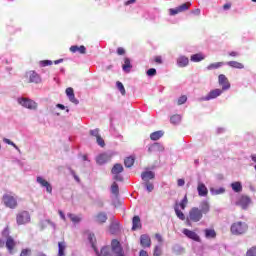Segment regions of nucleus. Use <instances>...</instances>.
<instances>
[{"instance_id": "f257e3e1", "label": "nucleus", "mask_w": 256, "mask_h": 256, "mask_svg": "<svg viewBox=\"0 0 256 256\" xmlns=\"http://www.w3.org/2000/svg\"><path fill=\"white\" fill-rule=\"evenodd\" d=\"M18 199L19 197L13 194V192L6 193L2 196V202L8 209H17L19 207Z\"/></svg>"}, {"instance_id": "f03ea898", "label": "nucleus", "mask_w": 256, "mask_h": 256, "mask_svg": "<svg viewBox=\"0 0 256 256\" xmlns=\"http://www.w3.org/2000/svg\"><path fill=\"white\" fill-rule=\"evenodd\" d=\"M248 229L249 226L247 225V223L238 221L231 225L230 231L232 235H245Z\"/></svg>"}, {"instance_id": "7ed1b4c3", "label": "nucleus", "mask_w": 256, "mask_h": 256, "mask_svg": "<svg viewBox=\"0 0 256 256\" xmlns=\"http://www.w3.org/2000/svg\"><path fill=\"white\" fill-rule=\"evenodd\" d=\"M203 219V214L201 213V210H199V207H193L189 211L188 219H187V224L191 225L192 221L193 223H199Z\"/></svg>"}, {"instance_id": "20e7f679", "label": "nucleus", "mask_w": 256, "mask_h": 256, "mask_svg": "<svg viewBox=\"0 0 256 256\" xmlns=\"http://www.w3.org/2000/svg\"><path fill=\"white\" fill-rule=\"evenodd\" d=\"M16 223L17 225H27L31 223V214L27 210H22L16 215Z\"/></svg>"}, {"instance_id": "39448f33", "label": "nucleus", "mask_w": 256, "mask_h": 256, "mask_svg": "<svg viewBox=\"0 0 256 256\" xmlns=\"http://www.w3.org/2000/svg\"><path fill=\"white\" fill-rule=\"evenodd\" d=\"M18 104L24 107L25 109H30L31 111H37V102L32 99L20 97L17 99Z\"/></svg>"}, {"instance_id": "423d86ee", "label": "nucleus", "mask_w": 256, "mask_h": 256, "mask_svg": "<svg viewBox=\"0 0 256 256\" xmlns=\"http://www.w3.org/2000/svg\"><path fill=\"white\" fill-rule=\"evenodd\" d=\"M113 155H115L114 152H104L102 154H99L96 157V162L98 163V165H105V163H107L108 161H111V158L113 157Z\"/></svg>"}, {"instance_id": "0eeeda50", "label": "nucleus", "mask_w": 256, "mask_h": 256, "mask_svg": "<svg viewBox=\"0 0 256 256\" xmlns=\"http://www.w3.org/2000/svg\"><path fill=\"white\" fill-rule=\"evenodd\" d=\"M251 204V198L247 195H242L238 198L235 205L241 207V209H248L249 205Z\"/></svg>"}, {"instance_id": "6e6552de", "label": "nucleus", "mask_w": 256, "mask_h": 256, "mask_svg": "<svg viewBox=\"0 0 256 256\" xmlns=\"http://www.w3.org/2000/svg\"><path fill=\"white\" fill-rule=\"evenodd\" d=\"M112 252L114 256H125V252L123 251V248L121 247V243L118 242V240L114 239L111 242Z\"/></svg>"}, {"instance_id": "1a4fd4ad", "label": "nucleus", "mask_w": 256, "mask_h": 256, "mask_svg": "<svg viewBox=\"0 0 256 256\" xmlns=\"http://www.w3.org/2000/svg\"><path fill=\"white\" fill-rule=\"evenodd\" d=\"M223 94L222 89H214L211 90L208 95L201 98V101H211V99H217V97H220V95Z\"/></svg>"}, {"instance_id": "9d476101", "label": "nucleus", "mask_w": 256, "mask_h": 256, "mask_svg": "<svg viewBox=\"0 0 256 256\" xmlns=\"http://www.w3.org/2000/svg\"><path fill=\"white\" fill-rule=\"evenodd\" d=\"M36 183H38L39 185H41V187H45L47 193H53V186H51V183H49L47 180H45V178L38 176L36 178Z\"/></svg>"}, {"instance_id": "9b49d317", "label": "nucleus", "mask_w": 256, "mask_h": 256, "mask_svg": "<svg viewBox=\"0 0 256 256\" xmlns=\"http://www.w3.org/2000/svg\"><path fill=\"white\" fill-rule=\"evenodd\" d=\"M219 85L222 86V91H227L231 89V84L229 83V80L227 79V76L224 74H220L218 76Z\"/></svg>"}, {"instance_id": "f8f14e48", "label": "nucleus", "mask_w": 256, "mask_h": 256, "mask_svg": "<svg viewBox=\"0 0 256 256\" xmlns=\"http://www.w3.org/2000/svg\"><path fill=\"white\" fill-rule=\"evenodd\" d=\"M163 151H165V146L159 142H155L148 148V153H163Z\"/></svg>"}, {"instance_id": "ddd939ff", "label": "nucleus", "mask_w": 256, "mask_h": 256, "mask_svg": "<svg viewBox=\"0 0 256 256\" xmlns=\"http://www.w3.org/2000/svg\"><path fill=\"white\" fill-rule=\"evenodd\" d=\"M140 245L143 249L151 247V237L148 234H142L140 236Z\"/></svg>"}, {"instance_id": "4468645a", "label": "nucleus", "mask_w": 256, "mask_h": 256, "mask_svg": "<svg viewBox=\"0 0 256 256\" xmlns=\"http://www.w3.org/2000/svg\"><path fill=\"white\" fill-rule=\"evenodd\" d=\"M199 211L201 212L202 215H207V213L211 211V204H209V201H201L199 205Z\"/></svg>"}, {"instance_id": "2eb2a0df", "label": "nucleus", "mask_w": 256, "mask_h": 256, "mask_svg": "<svg viewBox=\"0 0 256 256\" xmlns=\"http://www.w3.org/2000/svg\"><path fill=\"white\" fill-rule=\"evenodd\" d=\"M182 233L188 237V239H192V241H197L198 243L201 241V238L199 237V235L197 233H195L194 231H191L187 228H185Z\"/></svg>"}, {"instance_id": "dca6fc26", "label": "nucleus", "mask_w": 256, "mask_h": 256, "mask_svg": "<svg viewBox=\"0 0 256 256\" xmlns=\"http://www.w3.org/2000/svg\"><path fill=\"white\" fill-rule=\"evenodd\" d=\"M27 77H29V83H41V76L35 71L28 72Z\"/></svg>"}, {"instance_id": "f3484780", "label": "nucleus", "mask_w": 256, "mask_h": 256, "mask_svg": "<svg viewBox=\"0 0 256 256\" xmlns=\"http://www.w3.org/2000/svg\"><path fill=\"white\" fill-rule=\"evenodd\" d=\"M197 191L199 197H207V195H209V189H207V186L202 182H198Z\"/></svg>"}, {"instance_id": "a211bd4d", "label": "nucleus", "mask_w": 256, "mask_h": 256, "mask_svg": "<svg viewBox=\"0 0 256 256\" xmlns=\"http://www.w3.org/2000/svg\"><path fill=\"white\" fill-rule=\"evenodd\" d=\"M107 213L105 212H99L97 215L94 216L95 223H98L99 225H103V223H107Z\"/></svg>"}, {"instance_id": "6ab92c4d", "label": "nucleus", "mask_w": 256, "mask_h": 256, "mask_svg": "<svg viewBox=\"0 0 256 256\" xmlns=\"http://www.w3.org/2000/svg\"><path fill=\"white\" fill-rule=\"evenodd\" d=\"M66 95L71 103L74 105H79V100L75 98V92L73 91V88L69 87L66 89Z\"/></svg>"}, {"instance_id": "aec40b11", "label": "nucleus", "mask_w": 256, "mask_h": 256, "mask_svg": "<svg viewBox=\"0 0 256 256\" xmlns=\"http://www.w3.org/2000/svg\"><path fill=\"white\" fill-rule=\"evenodd\" d=\"M67 217L72 221L74 225H77L83 221V217L81 215L73 214V213H68Z\"/></svg>"}, {"instance_id": "412c9836", "label": "nucleus", "mask_w": 256, "mask_h": 256, "mask_svg": "<svg viewBox=\"0 0 256 256\" xmlns=\"http://www.w3.org/2000/svg\"><path fill=\"white\" fill-rule=\"evenodd\" d=\"M176 63L181 68L187 67V65H189V58L181 55L177 58Z\"/></svg>"}, {"instance_id": "4be33fe9", "label": "nucleus", "mask_w": 256, "mask_h": 256, "mask_svg": "<svg viewBox=\"0 0 256 256\" xmlns=\"http://www.w3.org/2000/svg\"><path fill=\"white\" fill-rule=\"evenodd\" d=\"M141 179L144 180V182H149L151 179H155V172L153 171H145L141 174Z\"/></svg>"}, {"instance_id": "5701e85b", "label": "nucleus", "mask_w": 256, "mask_h": 256, "mask_svg": "<svg viewBox=\"0 0 256 256\" xmlns=\"http://www.w3.org/2000/svg\"><path fill=\"white\" fill-rule=\"evenodd\" d=\"M6 248L9 251L10 255H13V249H15V240L9 236L6 240Z\"/></svg>"}, {"instance_id": "b1692460", "label": "nucleus", "mask_w": 256, "mask_h": 256, "mask_svg": "<svg viewBox=\"0 0 256 256\" xmlns=\"http://www.w3.org/2000/svg\"><path fill=\"white\" fill-rule=\"evenodd\" d=\"M133 68V65H131V60L126 57L124 58V64L122 66L124 73H131V69Z\"/></svg>"}, {"instance_id": "393cba45", "label": "nucleus", "mask_w": 256, "mask_h": 256, "mask_svg": "<svg viewBox=\"0 0 256 256\" xmlns=\"http://www.w3.org/2000/svg\"><path fill=\"white\" fill-rule=\"evenodd\" d=\"M137 229H141V218L134 216L132 219V231H137Z\"/></svg>"}, {"instance_id": "a878e982", "label": "nucleus", "mask_w": 256, "mask_h": 256, "mask_svg": "<svg viewBox=\"0 0 256 256\" xmlns=\"http://www.w3.org/2000/svg\"><path fill=\"white\" fill-rule=\"evenodd\" d=\"M225 65H228V67H232L233 69H245V65L237 61L226 62Z\"/></svg>"}, {"instance_id": "bb28decb", "label": "nucleus", "mask_w": 256, "mask_h": 256, "mask_svg": "<svg viewBox=\"0 0 256 256\" xmlns=\"http://www.w3.org/2000/svg\"><path fill=\"white\" fill-rule=\"evenodd\" d=\"M70 51L71 53H77V51H79L81 55H85L87 48H85V46H71Z\"/></svg>"}, {"instance_id": "cd10ccee", "label": "nucleus", "mask_w": 256, "mask_h": 256, "mask_svg": "<svg viewBox=\"0 0 256 256\" xmlns=\"http://www.w3.org/2000/svg\"><path fill=\"white\" fill-rule=\"evenodd\" d=\"M204 234L206 239H215V237H217V232H215V229H205Z\"/></svg>"}, {"instance_id": "c85d7f7f", "label": "nucleus", "mask_w": 256, "mask_h": 256, "mask_svg": "<svg viewBox=\"0 0 256 256\" xmlns=\"http://www.w3.org/2000/svg\"><path fill=\"white\" fill-rule=\"evenodd\" d=\"M163 135H164V132L159 130V131L151 133L150 134V139L152 141H159V139H161V137H163Z\"/></svg>"}, {"instance_id": "c756f323", "label": "nucleus", "mask_w": 256, "mask_h": 256, "mask_svg": "<svg viewBox=\"0 0 256 256\" xmlns=\"http://www.w3.org/2000/svg\"><path fill=\"white\" fill-rule=\"evenodd\" d=\"M88 240H89L90 244L92 245V249H94L96 255L97 256L101 255V253H99V250H97V247H95V234H89Z\"/></svg>"}, {"instance_id": "7c9ffc66", "label": "nucleus", "mask_w": 256, "mask_h": 256, "mask_svg": "<svg viewBox=\"0 0 256 256\" xmlns=\"http://www.w3.org/2000/svg\"><path fill=\"white\" fill-rule=\"evenodd\" d=\"M174 211L178 219H180L181 221H185V214L179 209V204L176 203V205L174 206Z\"/></svg>"}, {"instance_id": "2f4dec72", "label": "nucleus", "mask_w": 256, "mask_h": 256, "mask_svg": "<svg viewBox=\"0 0 256 256\" xmlns=\"http://www.w3.org/2000/svg\"><path fill=\"white\" fill-rule=\"evenodd\" d=\"M112 175H119V173H123V165L115 164L111 170Z\"/></svg>"}, {"instance_id": "473e14b6", "label": "nucleus", "mask_w": 256, "mask_h": 256, "mask_svg": "<svg viewBox=\"0 0 256 256\" xmlns=\"http://www.w3.org/2000/svg\"><path fill=\"white\" fill-rule=\"evenodd\" d=\"M98 256H113V254H111V247L104 246L101 249L100 254H98Z\"/></svg>"}, {"instance_id": "72a5a7b5", "label": "nucleus", "mask_w": 256, "mask_h": 256, "mask_svg": "<svg viewBox=\"0 0 256 256\" xmlns=\"http://www.w3.org/2000/svg\"><path fill=\"white\" fill-rule=\"evenodd\" d=\"M231 187L235 193H241L243 191V186L241 185V182H234L231 184Z\"/></svg>"}, {"instance_id": "f704fd0d", "label": "nucleus", "mask_w": 256, "mask_h": 256, "mask_svg": "<svg viewBox=\"0 0 256 256\" xmlns=\"http://www.w3.org/2000/svg\"><path fill=\"white\" fill-rule=\"evenodd\" d=\"M65 242L58 243V256H65V249H66Z\"/></svg>"}, {"instance_id": "c9c22d12", "label": "nucleus", "mask_w": 256, "mask_h": 256, "mask_svg": "<svg viewBox=\"0 0 256 256\" xmlns=\"http://www.w3.org/2000/svg\"><path fill=\"white\" fill-rule=\"evenodd\" d=\"M223 65H225V62L212 63V64L207 66V70L208 71H213V69H219V67H223Z\"/></svg>"}, {"instance_id": "e433bc0d", "label": "nucleus", "mask_w": 256, "mask_h": 256, "mask_svg": "<svg viewBox=\"0 0 256 256\" xmlns=\"http://www.w3.org/2000/svg\"><path fill=\"white\" fill-rule=\"evenodd\" d=\"M211 195H223L225 193V188H210Z\"/></svg>"}, {"instance_id": "4c0bfd02", "label": "nucleus", "mask_w": 256, "mask_h": 256, "mask_svg": "<svg viewBox=\"0 0 256 256\" xmlns=\"http://www.w3.org/2000/svg\"><path fill=\"white\" fill-rule=\"evenodd\" d=\"M205 59V56L203 54H193L190 58V61H193L194 63H199V61H203Z\"/></svg>"}, {"instance_id": "58836bf2", "label": "nucleus", "mask_w": 256, "mask_h": 256, "mask_svg": "<svg viewBox=\"0 0 256 256\" xmlns=\"http://www.w3.org/2000/svg\"><path fill=\"white\" fill-rule=\"evenodd\" d=\"M170 123H172V125H179V123H181V115L176 114L171 116Z\"/></svg>"}, {"instance_id": "ea45409f", "label": "nucleus", "mask_w": 256, "mask_h": 256, "mask_svg": "<svg viewBox=\"0 0 256 256\" xmlns=\"http://www.w3.org/2000/svg\"><path fill=\"white\" fill-rule=\"evenodd\" d=\"M119 232V223L117 222H112L110 225V233H112V235H115V233Z\"/></svg>"}, {"instance_id": "a19ab883", "label": "nucleus", "mask_w": 256, "mask_h": 256, "mask_svg": "<svg viewBox=\"0 0 256 256\" xmlns=\"http://www.w3.org/2000/svg\"><path fill=\"white\" fill-rule=\"evenodd\" d=\"M134 163H135V158H133L132 156L127 157L124 160V165L125 167H128V168L133 167Z\"/></svg>"}, {"instance_id": "79ce46f5", "label": "nucleus", "mask_w": 256, "mask_h": 256, "mask_svg": "<svg viewBox=\"0 0 256 256\" xmlns=\"http://www.w3.org/2000/svg\"><path fill=\"white\" fill-rule=\"evenodd\" d=\"M189 7H191V3L190 2L184 3V4H182V5L177 7L178 8V12L179 13H183V12L189 10Z\"/></svg>"}, {"instance_id": "37998d69", "label": "nucleus", "mask_w": 256, "mask_h": 256, "mask_svg": "<svg viewBox=\"0 0 256 256\" xmlns=\"http://www.w3.org/2000/svg\"><path fill=\"white\" fill-rule=\"evenodd\" d=\"M3 142L6 143L7 145H11L12 147H14V149H16V151H18V153H21V149H19L18 146L15 145V143L13 141H11L8 138H4Z\"/></svg>"}, {"instance_id": "c03bdc74", "label": "nucleus", "mask_w": 256, "mask_h": 256, "mask_svg": "<svg viewBox=\"0 0 256 256\" xmlns=\"http://www.w3.org/2000/svg\"><path fill=\"white\" fill-rule=\"evenodd\" d=\"M111 193L113 195H119V185L117 184V182H113V184L111 185Z\"/></svg>"}, {"instance_id": "a18cd8bd", "label": "nucleus", "mask_w": 256, "mask_h": 256, "mask_svg": "<svg viewBox=\"0 0 256 256\" xmlns=\"http://www.w3.org/2000/svg\"><path fill=\"white\" fill-rule=\"evenodd\" d=\"M143 185L146 187V191H148V193H151L153 189H155V186L151 182H144Z\"/></svg>"}, {"instance_id": "49530a36", "label": "nucleus", "mask_w": 256, "mask_h": 256, "mask_svg": "<svg viewBox=\"0 0 256 256\" xmlns=\"http://www.w3.org/2000/svg\"><path fill=\"white\" fill-rule=\"evenodd\" d=\"M187 203H189V200L187 199V195H185L180 204L178 205V207L184 210L185 207H187Z\"/></svg>"}, {"instance_id": "de8ad7c7", "label": "nucleus", "mask_w": 256, "mask_h": 256, "mask_svg": "<svg viewBox=\"0 0 256 256\" xmlns=\"http://www.w3.org/2000/svg\"><path fill=\"white\" fill-rule=\"evenodd\" d=\"M116 87H117L118 91H120L121 95H125V86H123V83L117 81Z\"/></svg>"}, {"instance_id": "09e8293b", "label": "nucleus", "mask_w": 256, "mask_h": 256, "mask_svg": "<svg viewBox=\"0 0 256 256\" xmlns=\"http://www.w3.org/2000/svg\"><path fill=\"white\" fill-rule=\"evenodd\" d=\"M246 256H256V246H253L247 250Z\"/></svg>"}, {"instance_id": "8fccbe9b", "label": "nucleus", "mask_w": 256, "mask_h": 256, "mask_svg": "<svg viewBox=\"0 0 256 256\" xmlns=\"http://www.w3.org/2000/svg\"><path fill=\"white\" fill-rule=\"evenodd\" d=\"M31 253L32 251L30 248H25V249H22L20 256H31Z\"/></svg>"}, {"instance_id": "3c124183", "label": "nucleus", "mask_w": 256, "mask_h": 256, "mask_svg": "<svg viewBox=\"0 0 256 256\" xmlns=\"http://www.w3.org/2000/svg\"><path fill=\"white\" fill-rule=\"evenodd\" d=\"M147 75H148V77H155V75H157V69H155V68L148 69Z\"/></svg>"}, {"instance_id": "603ef678", "label": "nucleus", "mask_w": 256, "mask_h": 256, "mask_svg": "<svg viewBox=\"0 0 256 256\" xmlns=\"http://www.w3.org/2000/svg\"><path fill=\"white\" fill-rule=\"evenodd\" d=\"M96 143H97L100 147H105V140H103V138L101 137V135L96 138Z\"/></svg>"}, {"instance_id": "864d4df0", "label": "nucleus", "mask_w": 256, "mask_h": 256, "mask_svg": "<svg viewBox=\"0 0 256 256\" xmlns=\"http://www.w3.org/2000/svg\"><path fill=\"white\" fill-rule=\"evenodd\" d=\"M89 133H90V135H91L92 137H96V139L101 135V134H99V128L90 130Z\"/></svg>"}, {"instance_id": "5fc2aeb1", "label": "nucleus", "mask_w": 256, "mask_h": 256, "mask_svg": "<svg viewBox=\"0 0 256 256\" xmlns=\"http://www.w3.org/2000/svg\"><path fill=\"white\" fill-rule=\"evenodd\" d=\"M180 12H179V8H170L169 9V15H171V16H175V15H177V14H179Z\"/></svg>"}, {"instance_id": "6e6d98bb", "label": "nucleus", "mask_w": 256, "mask_h": 256, "mask_svg": "<svg viewBox=\"0 0 256 256\" xmlns=\"http://www.w3.org/2000/svg\"><path fill=\"white\" fill-rule=\"evenodd\" d=\"M41 67H47L49 65H53V61L51 60H44L40 62Z\"/></svg>"}, {"instance_id": "4d7b16f0", "label": "nucleus", "mask_w": 256, "mask_h": 256, "mask_svg": "<svg viewBox=\"0 0 256 256\" xmlns=\"http://www.w3.org/2000/svg\"><path fill=\"white\" fill-rule=\"evenodd\" d=\"M161 253H162L161 247L160 246H155L153 255L154 256H161Z\"/></svg>"}, {"instance_id": "13d9d810", "label": "nucleus", "mask_w": 256, "mask_h": 256, "mask_svg": "<svg viewBox=\"0 0 256 256\" xmlns=\"http://www.w3.org/2000/svg\"><path fill=\"white\" fill-rule=\"evenodd\" d=\"M184 103H187V96H181L178 99V105H183Z\"/></svg>"}, {"instance_id": "bf43d9fd", "label": "nucleus", "mask_w": 256, "mask_h": 256, "mask_svg": "<svg viewBox=\"0 0 256 256\" xmlns=\"http://www.w3.org/2000/svg\"><path fill=\"white\" fill-rule=\"evenodd\" d=\"M192 14H193V15H196V16L201 15V9L197 8V9H195V10H192Z\"/></svg>"}, {"instance_id": "052dcab7", "label": "nucleus", "mask_w": 256, "mask_h": 256, "mask_svg": "<svg viewBox=\"0 0 256 256\" xmlns=\"http://www.w3.org/2000/svg\"><path fill=\"white\" fill-rule=\"evenodd\" d=\"M155 237L159 243H163V236L161 234H155Z\"/></svg>"}, {"instance_id": "680f3d73", "label": "nucleus", "mask_w": 256, "mask_h": 256, "mask_svg": "<svg viewBox=\"0 0 256 256\" xmlns=\"http://www.w3.org/2000/svg\"><path fill=\"white\" fill-rule=\"evenodd\" d=\"M114 179H115V181H123V176H121L119 174H114Z\"/></svg>"}, {"instance_id": "e2e57ef3", "label": "nucleus", "mask_w": 256, "mask_h": 256, "mask_svg": "<svg viewBox=\"0 0 256 256\" xmlns=\"http://www.w3.org/2000/svg\"><path fill=\"white\" fill-rule=\"evenodd\" d=\"M177 185H178V187H183V185H185V180L184 179H178Z\"/></svg>"}, {"instance_id": "0e129e2a", "label": "nucleus", "mask_w": 256, "mask_h": 256, "mask_svg": "<svg viewBox=\"0 0 256 256\" xmlns=\"http://www.w3.org/2000/svg\"><path fill=\"white\" fill-rule=\"evenodd\" d=\"M155 63H158L159 65H161V63H163V60L161 59V56H156L155 57Z\"/></svg>"}, {"instance_id": "69168bd1", "label": "nucleus", "mask_w": 256, "mask_h": 256, "mask_svg": "<svg viewBox=\"0 0 256 256\" xmlns=\"http://www.w3.org/2000/svg\"><path fill=\"white\" fill-rule=\"evenodd\" d=\"M117 53H118L119 55H125V49L119 47V48L117 49Z\"/></svg>"}, {"instance_id": "338daca9", "label": "nucleus", "mask_w": 256, "mask_h": 256, "mask_svg": "<svg viewBox=\"0 0 256 256\" xmlns=\"http://www.w3.org/2000/svg\"><path fill=\"white\" fill-rule=\"evenodd\" d=\"M139 256H149V253H147L145 250H140Z\"/></svg>"}, {"instance_id": "774afa93", "label": "nucleus", "mask_w": 256, "mask_h": 256, "mask_svg": "<svg viewBox=\"0 0 256 256\" xmlns=\"http://www.w3.org/2000/svg\"><path fill=\"white\" fill-rule=\"evenodd\" d=\"M229 55L230 57H239V53L235 51L230 52Z\"/></svg>"}]
</instances>
